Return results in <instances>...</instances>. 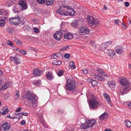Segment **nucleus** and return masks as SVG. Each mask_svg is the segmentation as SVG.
Instances as JSON below:
<instances>
[{"mask_svg": "<svg viewBox=\"0 0 131 131\" xmlns=\"http://www.w3.org/2000/svg\"><path fill=\"white\" fill-rule=\"evenodd\" d=\"M69 65L72 69H74L75 68V66L74 65V63L73 62H71L69 63Z\"/></svg>", "mask_w": 131, "mask_h": 131, "instance_id": "28", "label": "nucleus"}, {"mask_svg": "<svg viewBox=\"0 0 131 131\" xmlns=\"http://www.w3.org/2000/svg\"><path fill=\"white\" fill-rule=\"evenodd\" d=\"M124 105H128L129 108L131 109V102H128L127 103L124 102Z\"/></svg>", "mask_w": 131, "mask_h": 131, "instance_id": "32", "label": "nucleus"}, {"mask_svg": "<svg viewBox=\"0 0 131 131\" xmlns=\"http://www.w3.org/2000/svg\"><path fill=\"white\" fill-rule=\"evenodd\" d=\"M87 19L89 23L93 26H96L98 24V21L96 19L92 16L89 15L87 18Z\"/></svg>", "mask_w": 131, "mask_h": 131, "instance_id": "6", "label": "nucleus"}, {"mask_svg": "<svg viewBox=\"0 0 131 131\" xmlns=\"http://www.w3.org/2000/svg\"><path fill=\"white\" fill-rule=\"evenodd\" d=\"M63 71L62 70H60L58 72V75L59 76H61L63 74Z\"/></svg>", "mask_w": 131, "mask_h": 131, "instance_id": "43", "label": "nucleus"}, {"mask_svg": "<svg viewBox=\"0 0 131 131\" xmlns=\"http://www.w3.org/2000/svg\"><path fill=\"white\" fill-rule=\"evenodd\" d=\"M124 124L126 127L129 128L131 126V123L128 121L126 120L125 121Z\"/></svg>", "mask_w": 131, "mask_h": 131, "instance_id": "27", "label": "nucleus"}, {"mask_svg": "<svg viewBox=\"0 0 131 131\" xmlns=\"http://www.w3.org/2000/svg\"><path fill=\"white\" fill-rule=\"evenodd\" d=\"M5 21V20L3 19H0V26H2L4 25Z\"/></svg>", "mask_w": 131, "mask_h": 131, "instance_id": "31", "label": "nucleus"}, {"mask_svg": "<svg viewBox=\"0 0 131 131\" xmlns=\"http://www.w3.org/2000/svg\"><path fill=\"white\" fill-rule=\"evenodd\" d=\"M53 63L56 65H59L61 63V62L60 61H55Z\"/></svg>", "mask_w": 131, "mask_h": 131, "instance_id": "36", "label": "nucleus"}, {"mask_svg": "<svg viewBox=\"0 0 131 131\" xmlns=\"http://www.w3.org/2000/svg\"><path fill=\"white\" fill-rule=\"evenodd\" d=\"M108 115L107 113H106L104 112L99 116V118L100 120H103L106 119Z\"/></svg>", "mask_w": 131, "mask_h": 131, "instance_id": "17", "label": "nucleus"}, {"mask_svg": "<svg viewBox=\"0 0 131 131\" xmlns=\"http://www.w3.org/2000/svg\"><path fill=\"white\" fill-rule=\"evenodd\" d=\"M51 57L53 59H56L58 57L57 54L56 53L52 55L51 56Z\"/></svg>", "mask_w": 131, "mask_h": 131, "instance_id": "48", "label": "nucleus"}, {"mask_svg": "<svg viewBox=\"0 0 131 131\" xmlns=\"http://www.w3.org/2000/svg\"><path fill=\"white\" fill-rule=\"evenodd\" d=\"M73 37L72 35L70 32H68L65 34L64 38L67 39H71Z\"/></svg>", "mask_w": 131, "mask_h": 131, "instance_id": "18", "label": "nucleus"}, {"mask_svg": "<svg viewBox=\"0 0 131 131\" xmlns=\"http://www.w3.org/2000/svg\"><path fill=\"white\" fill-rule=\"evenodd\" d=\"M7 117L8 118H11L12 119H14L15 118L14 117H13L10 116V115H8L7 116Z\"/></svg>", "mask_w": 131, "mask_h": 131, "instance_id": "64", "label": "nucleus"}, {"mask_svg": "<svg viewBox=\"0 0 131 131\" xmlns=\"http://www.w3.org/2000/svg\"><path fill=\"white\" fill-rule=\"evenodd\" d=\"M6 85L7 86L6 87L8 88L9 86L11 85V83L8 82H7L6 83Z\"/></svg>", "mask_w": 131, "mask_h": 131, "instance_id": "51", "label": "nucleus"}, {"mask_svg": "<svg viewBox=\"0 0 131 131\" xmlns=\"http://www.w3.org/2000/svg\"><path fill=\"white\" fill-rule=\"evenodd\" d=\"M14 57H15V60L20 59V56L19 54H16Z\"/></svg>", "mask_w": 131, "mask_h": 131, "instance_id": "44", "label": "nucleus"}, {"mask_svg": "<svg viewBox=\"0 0 131 131\" xmlns=\"http://www.w3.org/2000/svg\"><path fill=\"white\" fill-rule=\"evenodd\" d=\"M6 86H7L6 85V83H5L4 85H2V87L1 88V90H4L6 88H7Z\"/></svg>", "mask_w": 131, "mask_h": 131, "instance_id": "46", "label": "nucleus"}, {"mask_svg": "<svg viewBox=\"0 0 131 131\" xmlns=\"http://www.w3.org/2000/svg\"><path fill=\"white\" fill-rule=\"evenodd\" d=\"M127 88H125L124 87H122L121 88L120 90L121 93L122 94V95H123L126 92V89Z\"/></svg>", "mask_w": 131, "mask_h": 131, "instance_id": "26", "label": "nucleus"}, {"mask_svg": "<svg viewBox=\"0 0 131 131\" xmlns=\"http://www.w3.org/2000/svg\"><path fill=\"white\" fill-rule=\"evenodd\" d=\"M12 0H7L8 3V4L12 5L13 4V1H11Z\"/></svg>", "mask_w": 131, "mask_h": 131, "instance_id": "55", "label": "nucleus"}, {"mask_svg": "<svg viewBox=\"0 0 131 131\" xmlns=\"http://www.w3.org/2000/svg\"><path fill=\"white\" fill-rule=\"evenodd\" d=\"M18 5H16L13 9V11L15 13H18L20 11V10H24L27 7L26 1L24 0H19L18 2Z\"/></svg>", "mask_w": 131, "mask_h": 131, "instance_id": "2", "label": "nucleus"}, {"mask_svg": "<svg viewBox=\"0 0 131 131\" xmlns=\"http://www.w3.org/2000/svg\"><path fill=\"white\" fill-rule=\"evenodd\" d=\"M122 27L125 30L126 29V26L125 24L124 23H122Z\"/></svg>", "mask_w": 131, "mask_h": 131, "instance_id": "56", "label": "nucleus"}, {"mask_svg": "<svg viewBox=\"0 0 131 131\" xmlns=\"http://www.w3.org/2000/svg\"><path fill=\"white\" fill-rule=\"evenodd\" d=\"M37 51L38 50L37 49H36L35 50H34L33 49V54L34 53L35 54V57H36L37 56Z\"/></svg>", "mask_w": 131, "mask_h": 131, "instance_id": "50", "label": "nucleus"}, {"mask_svg": "<svg viewBox=\"0 0 131 131\" xmlns=\"http://www.w3.org/2000/svg\"><path fill=\"white\" fill-rule=\"evenodd\" d=\"M57 12L63 16H73L75 13L73 9L63 4L60 5L58 9Z\"/></svg>", "mask_w": 131, "mask_h": 131, "instance_id": "1", "label": "nucleus"}, {"mask_svg": "<svg viewBox=\"0 0 131 131\" xmlns=\"http://www.w3.org/2000/svg\"><path fill=\"white\" fill-rule=\"evenodd\" d=\"M25 121L24 120H23L21 122V124L22 125H24L25 124Z\"/></svg>", "mask_w": 131, "mask_h": 131, "instance_id": "63", "label": "nucleus"}, {"mask_svg": "<svg viewBox=\"0 0 131 131\" xmlns=\"http://www.w3.org/2000/svg\"><path fill=\"white\" fill-rule=\"evenodd\" d=\"M20 114H21V115H24V116H27L28 115V113H26V112H22V113H20Z\"/></svg>", "mask_w": 131, "mask_h": 131, "instance_id": "54", "label": "nucleus"}, {"mask_svg": "<svg viewBox=\"0 0 131 131\" xmlns=\"http://www.w3.org/2000/svg\"><path fill=\"white\" fill-rule=\"evenodd\" d=\"M9 22L10 23L15 25H18L20 23L21 21L20 17L19 16H17V17H14L10 18Z\"/></svg>", "mask_w": 131, "mask_h": 131, "instance_id": "8", "label": "nucleus"}, {"mask_svg": "<svg viewBox=\"0 0 131 131\" xmlns=\"http://www.w3.org/2000/svg\"><path fill=\"white\" fill-rule=\"evenodd\" d=\"M96 121L93 119H88L81 125L83 129H86L92 127L95 124Z\"/></svg>", "mask_w": 131, "mask_h": 131, "instance_id": "5", "label": "nucleus"}, {"mask_svg": "<svg viewBox=\"0 0 131 131\" xmlns=\"http://www.w3.org/2000/svg\"><path fill=\"white\" fill-rule=\"evenodd\" d=\"M108 84L109 86L111 88H114L115 86V82L114 81H109L108 82Z\"/></svg>", "mask_w": 131, "mask_h": 131, "instance_id": "20", "label": "nucleus"}, {"mask_svg": "<svg viewBox=\"0 0 131 131\" xmlns=\"http://www.w3.org/2000/svg\"><path fill=\"white\" fill-rule=\"evenodd\" d=\"M69 47V46H66L65 47H62L61 49H60L59 51H61L62 50H66L68 49V47Z\"/></svg>", "mask_w": 131, "mask_h": 131, "instance_id": "42", "label": "nucleus"}, {"mask_svg": "<svg viewBox=\"0 0 131 131\" xmlns=\"http://www.w3.org/2000/svg\"><path fill=\"white\" fill-rule=\"evenodd\" d=\"M107 53L111 57L114 58L115 57V51L112 50H108Z\"/></svg>", "mask_w": 131, "mask_h": 131, "instance_id": "15", "label": "nucleus"}, {"mask_svg": "<svg viewBox=\"0 0 131 131\" xmlns=\"http://www.w3.org/2000/svg\"><path fill=\"white\" fill-rule=\"evenodd\" d=\"M103 95L106 98V100L108 103H110V99L108 95L106 93H103Z\"/></svg>", "mask_w": 131, "mask_h": 131, "instance_id": "21", "label": "nucleus"}, {"mask_svg": "<svg viewBox=\"0 0 131 131\" xmlns=\"http://www.w3.org/2000/svg\"><path fill=\"white\" fill-rule=\"evenodd\" d=\"M2 128L4 130H8L10 128L11 125L9 123H5L2 125Z\"/></svg>", "mask_w": 131, "mask_h": 131, "instance_id": "11", "label": "nucleus"}, {"mask_svg": "<svg viewBox=\"0 0 131 131\" xmlns=\"http://www.w3.org/2000/svg\"><path fill=\"white\" fill-rule=\"evenodd\" d=\"M23 99L24 100L26 99L30 103H33V93L32 92L28 91L26 93L25 95H24L23 97Z\"/></svg>", "mask_w": 131, "mask_h": 131, "instance_id": "7", "label": "nucleus"}, {"mask_svg": "<svg viewBox=\"0 0 131 131\" xmlns=\"http://www.w3.org/2000/svg\"><path fill=\"white\" fill-rule=\"evenodd\" d=\"M15 42H16L17 45L18 46H22V42L21 41L16 40Z\"/></svg>", "mask_w": 131, "mask_h": 131, "instance_id": "37", "label": "nucleus"}, {"mask_svg": "<svg viewBox=\"0 0 131 131\" xmlns=\"http://www.w3.org/2000/svg\"><path fill=\"white\" fill-rule=\"evenodd\" d=\"M46 76L48 79H51L53 77V75L51 72H48L46 74Z\"/></svg>", "mask_w": 131, "mask_h": 131, "instance_id": "25", "label": "nucleus"}, {"mask_svg": "<svg viewBox=\"0 0 131 131\" xmlns=\"http://www.w3.org/2000/svg\"><path fill=\"white\" fill-rule=\"evenodd\" d=\"M125 5L126 7H128L129 6V2H126L125 3Z\"/></svg>", "mask_w": 131, "mask_h": 131, "instance_id": "60", "label": "nucleus"}, {"mask_svg": "<svg viewBox=\"0 0 131 131\" xmlns=\"http://www.w3.org/2000/svg\"><path fill=\"white\" fill-rule=\"evenodd\" d=\"M121 84L124 87L128 88L129 86L128 83L126 79L123 78L120 81Z\"/></svg>", "mask_w": 131, "mask_h": 131, "instance_id": "12", "label": "nucleus"}, {"mask_svg": "<svg viewBox=\"0 0 131 131\" xmlns=\"http://www.w3.org/2000/svg\"><path fill=\"white\" fill-rule=\"evenodd\" d=\"M92 85L93 86H96L97 85V82L96 81L94 80H92L91 82Z\"/></svg>", "mask_w": 131, "mask_h": 131, "instance_id": "33", "label": "nucleus"}, {"mask_svg": "<svg viewBox=\"0 0 131 131\" xmlns=\"http://www.w3.org/2000/svg\"><path fill=\"white\" fill-rule=\"evenodd\" d=\"M42 71L39 69H35L33 71V75L35 77L39 76L41 74Z\"/></svg>", "mask_w": 131, "mask_h": 131, "instance_id": "14", "label": "nucleus"}, {"mask_svg": "<svg viewBox=\"0 0 131 131\" xmlns=\"http://www.w3.org/2000/svg\"><path fill=\"white\" fill-rule=\"evenodd\" d=\"M105 76H104L103 75H97V79L99 81H103L104 80V78Z\"/></svg>", "mask_w": 131, "mask_h": 131, "instance_id": "24", "label": "nucleus"}, {"mask_svg": "<svg viewBox=\"0 0 131 131\" xmlns=\"http://www.w3.org/2000/svg\"><path fill=\"white\" fill-rule=\"evenodd\" d=\"M106 48L104 43L101 45L100 46V48L101 50H103Z\"/></svg>", "mask_w": 131, "mask_h": 131, "instance_id": "35", "label": "nucleus"}, {"mask_svg": "<svg viewBox=\"0 0 131 131\" xmlns=\"http://www.w3.org/2000/svg\"><path fill=\"white\" fill-rule=\"evenodd\" d=\"M97 71L98 73L99 74V75H103L104 76H106V77H107L106 73L105 72H103L102 70L97 69Z\"/></svg>", "mask_w": 131, "mask_h": 131, "instance_id": "23", "label": "nucleus"}, {"mask_svg": "<svg viewBox=\"0 0 131 131\" xmlns=\"http://www.w3.org/2000/svg\"><path fill=\"white\" fill-rule=\"evenodd\" d=\"M7 43L8 45L12 47L13 46V44L12 43V41L8 40L7 41Z\"/></svg>", "mask_w": 131, "mask_h": 131, "instance_id": "41", "label": "nucleus"}, {"mask_svg": "<svg viewBox=\"0 0 131 131\" xmlns=\"http://www.w3.org/2000/svg\"><path fill=\"white\" fill-rule=\"evenodd\" d=\"M63 30L57 31L54 34V38L57 40H60L61 38V37L63 34Z\"/></svg>", "mask_w": 131, "mask_h": 131, "instance_id": "9", "label": "nucleus"}, {"mask_svg": "<svg viewBox=\"0 0 131 131\" xmlns=\"http://www.w3.org/2000/svg\"><path fill=\"white\" fill-rule=\"evenodd\" d=\"M19 92H17L16 93L15 97L17 98V99H18L19 97Z\"/></svg>", "mask_w": 131, "mask_h": 131, "instance_id": "58", "label": "nucleus"}, {"mask_svg": "<svg viewBox=\"0 0 131 131\" xmlns=\"http://www.w3.org/2000/svg\"><path fill=\"white\" fill-rule=\"evenodd\" d=\"M64 57L66 58H68L70 57V55L69 54L66 53L64 55Z\"/></svg>", "mask_w": 131, "mask_h": 131, "instance_id": "49", "label": "nucleus"}, {"mask_svg": "<svg viewBox=\"0 0 131 131\" xmlns=\"http://www.w3.org/2000/svg\"><path fill=\"white\" fill-rule=\"evenodd\" d=\"M33 30L36 33H38L40 31V29L36 27H33Z\"/></svg>", "mask_w": 131, "mask_h": 131, "instance_id": "34", "label": "nucleus"}, {"mask_svg": "<svg viewBox=\"0 0 131 131\" xmlns=\"http://www.w3.org/2000/svg\"><path fill=\"white\" fill-rule=\"evenodd\" d=\"M15 57H10V59L12 61H15Z\"/></svg>", "mask_w": 131, "mask_h": 131, "instance_id": "61", "label": "nucleus"}, {"mask_svg": "<svg viewBox=\"0 0 131 131\" xmlns=\"http://www.w3.org/2000/svg\"><path fill=\"white\" fill-rule=\"evenodd\" d=\"M39 118V120L41 124L45 128H47V126L46 125V124L45 123V122L44 121V120L43 118L42 117H41L40 118Z\"/></svg>", "mask_w": 131, "mask_h": 131, "instance_id": "19", "label": "nucleus"}, {"mask_svg": "<svg viewBox=\"0 0 131 131\" xmlns=\"http://www.w3.org/2000/svg\"><path fill=\"white\" fill-rule=\"evenodd\" d=\"M79 31L82 34L84 35L88 34L90 33V30L85 26L81 27L79 29Z\"/></svg>", "mask_w": 131, "mask_h": 131, "instance_id": "10", "label": "nucleus"}, {"mask_svg": "<svg viewBox=\"0 0 131 131\" xmlns=\"http://www.w3.org/2000/svg\"><path fill=\"white\" fill-rule=\"evenodd\" d=\"M9 110L8 108H6L5 110L2 113V114L3 115H4L7 113L8 112Z\"/></svg>", "mask_w": 131, "mask_h": 131, "instance_id": "40", "label": "nucleus"}, {"mask_svg": "<svg viewBox=\"0 0 131 131\" xmlns=\"http://www.w3.org/2000/svg\"><path fill=\"white\" fill-rule=\"evenodd\" d=\"M75 79L72 77L70 76L67 80L66 88L67 90L70 91H75Z\"/></svg>", "mask_w": 131, "mask_h": 131, "instance_id": "3", "label": "nucleus"}, {"mask_svg": "<svg viewBox=\"0 0 131 131\" xmlns=\"http://www.w3.org/2000/svg\"><path fill=\"white\" fill-rule=\"evenodd\" d=\"M33 107H36L37 105L38 97L35 95L33 94Z\"/></svg>", "mask_w": 131, "mask_h": 131, "instance_id": "16", "label": "nucleus"}, {"mask_svg": "<svg viewBox=\"0 0 131 131\" xmlns=\"http://www.w3.org/2000/svg\"><path fill=\"white\" fill-rule=\"evenodd\" d=\"M115 49L116 53L118 54H121L123 51V47L121 46H116Z\"/></svg>", "mask_w": 131, "mask_h": 131, "instance_id": "13", "label": "nucleus"}, {"mask_svg": "<svg viewBox=\"0 0 131 131\" xmlns=\"http://www.w3.org/2000/svg\"><path fill=\"white\" fill-rule=\"evenodd\" d=\"M93 78H96V79H97V75H96L95 74L93 73L92 75Z\"/></svg>", "mask_w": 131, "mask_h": 131, "instance_id": "57", "label": "nucleus"}, {"mask_svg": "<svg viewBox=\"0 0 131 131\" xmlns=\"http://www.w3.org/2000/svg\"><path fill=\"white\" fill-rule=\"evenodd\" d=\"M21 108L20 107H19L17 109V110L16 111L19 112L21 111Z\"/></svg>", "mask_w": 131, "mask_h": 131, "instance_id": "62", "label": "nucleus"}, {"mask_svg": "<svg viewBox=\"0 0 131 131\" xmlns=\"http://www.w3.org/2000/svg\"><path fill=\"white\" fill-rule=\"evenodd\" d=\"M14 63L15 64H20V61L19 60H16L14 61Z\"/></svg>", "mask_w": 131, "mask_h": 131, "instance_id": "52", "label": "nucleus"}, {"mask_svg": "<svg viewBox=\"0 0 131 131\" xmlns=\"http://www.w3.org/2000/svg\"><path fill=\"white\" fill-rule=\"evenodd\" d=\"M90 103V108L92 109H97L100 105V102L97 100L96 98L94 95L91 96V99L89 100Z\"/></svg>", "mask_w": 131, "mask_h": 131, "instance_id": "4", "label": "nucleus"}, {"mask_svg": "<svg viewBox=\"0 0 131 131\" xmlns=\"http://www.w3.org/2000/svg\"><path fill=\"white\" fill-rule=\"evenodd\" d=\"M40 80H36L34 82V83H33L36 86L39 85H40Z\"/></svg>", "mask_w": 131, "mask_h": 131, "instance_id": "38", "label": "nucleus"}, {"mask_svg": "<svg viewBox=\"0 0 131 131\" xmlns=\"http://www.w3.org/2000/svg\"><path fill=\"white\" fill-rule=\"evenodd\" d=\"M38 3L39 4H43L45 2V0H36Z\"/></svg>", "mask_w": 131, "mask_h": 131, "instance_id": "39", "label": "nucleus"}, {"mask_svg": "<svg viewBox=\"0 0 131 131\" xmlns=\"http://www.w3.org/2000/svg\"><path fill=\"white\" fill-rule=\"evenodd\" d=\"M17 51L19 50V51L21 54L25 55L26 54V52L25 50H19V49L18 48L17 49Z\"/></svg>", "mask_w": 131, "mask_h": 131, "instance_id": "30", "label": "nucleus"}, {"mask_svg": "<svg viewBox=\"0 0 131 131\" xmlns=\"http://www.w3.org/2000/svg\"><path fill=\"white\" fill-rule=\"evenodd\" d=\"M54 1V0H45V4L47 6H49L52 5Z\"/></svg>", "mask_w": 131, "mask_h": 131, "instance_id": "22", "label": "nucleus"}, {"mask_svg": "<svg viewBox=\"0 0 131 131\" xmlns=\"http://www.w3.org/2000/svg\"><path fill=\"white\" fill-rule=\"evenodd\" d=\"M119 20H118L116 19L115 20V22L116 25L118 26L119 25Z\"/></svg>", "mask_w": 131, "mask_h": 131, "instance_id": "53", "label": "nucleus"}, {"mask_svg": "<svg viewBox=\"0 0 131 131\" xmlns=\"http://www.w3.org/2000/svg\"><path fill=\"white\" fill-rule=\"evenodd\" d=\"M112 41H109L104 43L106 48H107L112 44Z\"/></svg>", "mask_w": 131, "mask_h": 131, "instance_id": "29", "label": "nucleus"}, {"mask_svg": "<svg viewBox=\"0 0 131 131\" xmlns=\"http://www.w3.org/2000/svg\"><path fill=\"white\" fill-rule=\"evenodd\" d=\"M91 95H93L91 93L89 92L88 91L86 93V96L88 97H90L91 98Z\"/></svg>", "mask_w": 131, "mask_h": 131, "instance_id": "45", "label": "nucleus"}, {"mask_svg": "<svg viewBox=\"0 0 131 131\" xmlns=\"http://www.w3.org/2000/svg\"><path fill=\"white\" fill-rule=\"evenodd\" d=\"M82 71L84 74L86 75L87 74L88 71L87 70L83 69Z\"/></svg>", "mask_w": 131, "mask_h": 131, "instance_id": "47", "label": "nucleus"}, {"mask_svg": "<svg viewBox=\"0 0 131 131\" xmlns=\"http://www.w3.org/2000/svg\"><path fill=\"white\" fill-rule=\"evenodd\" d=\"M78 25V23L77 22H75L72 23V25L74 27H77Z\"/></svg>", "mask_w": 131, "mask_h": 131, "instance_id": "59", "label": "nucleus"}]
</instances>
